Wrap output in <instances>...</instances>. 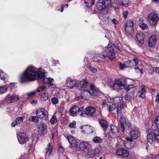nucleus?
<instances>
[{"instance_id":"2eb2a0df","label":"nucleus","mask_w":159,"mask_h":159,"mask_svg":"<svg viewBox=\"0 0 159 159\" xmlns=\"http://www.w3.org/2000/svg\"><path fill=\"white\" fill-rule=\"evenodd\" d=\"M47 126L44 124H41L39 126L38 133L41 135H44L47 132Z\"/></svg>"},{"instance_id":"a19ab883","label":"nucleus","mask_w":159,"mask_h":159,"mask_svg":"<svg viewBox=\"0 0 159 159\" xmlns=\"http://www.w3.org/2000/svg\"><path fill=\"white\" fill-rule=\"evenodd\" d=\"M122 98L120 97H116L113 98L115 103H118L121 102Z\"/></svg>"},{"instance_id":"6e6d98bb","label":"nucleus","mask_w":159,"mask_h":159,"mask_svg":"<svg viewBox=\"0 0 159 159\" xmlns=\"http://www.w3.org/2000/svg\"><path fill=\"white\" fill-rule=\"evenodd\" d=\"M36 94L35 91H33L27 93V95L29 97H32Z\"/></svg>"},{"instance_id":"e2e57ef3","label":"nucleus","mask_w":159,"mask_h":159,"mask_svg":"<svg viewBox=\"0 0 159 159\" xmlns=\"http://www.w3.org/2000/svg\"><path fill=\"white\" fill-rule=\"evenodd\" d=\"M111 22L113 23L114 24H117L118 22V21L116 20V19H113L111 20Z\"/></svg>"},{"instance_id":"7c9ffc66","label":"nucleus","mask_w":159,"mask_h":159,"mask_svg":"<svg viewBox=\"0 0 159 159\" xmlns=\"http://www.w3.org/2000/svg\"><path fill=\"white\" fill-rule=\"evenodd\" d=\"M84 107H78V109L77 111V115H78L80 116H84Z\"/></svg>"},{"instance_id":"c756f323","label":"nucleus","mask_w":159,"mask_h":159,"mask_svg":"<svg viewBox=\"0 0 159 159\" xmlns=\"http://www.w3.org/2000/svg\"><path fill=\"white\" fill-rule=\"evenodd\" d=\"M147 139L148 142L152 144L153 142L152 136L151 132H148L147 134Z\"/></svg>"},{"instance_id":"c03bdc74","label":"nucleus","mask_w":159,"mask_h":159,"mask_svg":"<svg viewBox=\"0 0 159 159\" xmlns=\"http://www.w3.org/2000/svg\"><path fill=\"white\" fill-rule=\"evenodd\" d=\"M30 121H33L34 122H37L39 121L38 118L35 116H33L30 117L29 118Z\"/></svg>"},{"instance_id":"f3484780","label":"nucleus","mask_w":159,"mask_h":159,"mask_svg":"<svg viewBox=\"0 0 159 159\" xmlns=\"http://www.w3.org/2000/svg\"><path fill=\"white\" fill-rule=\"evenodd\" d=\"M67 139L72 147L76 148L78 147V144L76 143V140L72 136H68L67 137Z\"/></svg>"},{"instance_id":"a18cd8bd","label":"nucleus","mask_w":159,"mask_h":159,"mask_svg":"<svg viewBox=\"0 0 159 159\" xmlns=\"http://www.w3.org/2000/svg\"><path fill=\"white\" fill-rule=\"evenodd\" d=\"M154 122L157 128L159 129V116H157L155 118Z\"/></svg>"},{"instance_id":"9b49d317","label":"nucleus","mask_w":159,"mask_h":159,"mask_svg":"<svg viewBox=\"0 0 159 159\" xmlns=\"http://www.w3.org/2000/svg\"><path fill=\"white\" fill-rule=\"evenodd\" d=\"M95 111V109L94 107L89 106L87 107L85 109L84 112L86 115L91 117L94 115Z\"/></svg>"},{"instance_id":"2f4dec72","label":"nucleus","mask_w":159,"mask_h":159,"mask_svg":"<svg viewBox=\"0 0 159 159\" xmlns=\"http://www.w3.org/2000/svg\"><path fill=\"white\" fill-rule=\"evenodd\" d=\"M111 131L112 133L116 134L118 132V129L115 125H111Z\"/></svg>"},{"instance_id":"0eeeda50","label":"nucleus","mask_w":159,"mask_h":159,"mask_svg":"<svg viewBox=\"0 0 159 159\" xmlns=\"http://www.w3.org/2000/svg\"><path fill=\"white\" fill-rule=\"evenodd\" d=\"M148 21L152 25H155L159 20V17L156 13H151L148 16Z\"/></svg>"},{"instance_id":"412c9836","label":"nucleus","mask_w":159,"mask_h":159,"mask_svg":"<svg viewBox=\"0 0 159 159\" xmlns=\"http://www.w3.org/2000/svg\"><path fill=\"white\" fill-rule=\"evenodd\" d=\"M120 117V124L121 125L120 128L121 131L123 132L125 130V126L123 125V124H125L126 122V120L125 118L123 117V115H122L121 117Z\"/></svg>"},{"instance_id":"ddd939ff","label":"nucleus","mask_w":159,"mask_h":159,"mask_svg":"<svg viewBox=\"0 0 159 159\" xmlns=\"http://www.w3.org/2000/svg\"><path fill=\"white\" fill-rule=\"evenodd\" d=\"M36 113L38 118L42 119L46 116L47 112L44 108H42L37 110Z\"/></svg>"},{"instance_id":"423d86ee","label":"nucleus","mask_w":159,"mask_h":159,"mask_svg":"<svg viewBox=\"0 0 159 159\" xmlns=\"http://www.w3.org/2000/svg\"><path fill=\"white\" fill-rule=\"evenodd\" d=\"M134 22L132 21L128 20L125 24V31L127 35H130L134 31Z\"/></svg>"},{"instance_id":"338daca9","label":"nucleus","mask_w":159,"mask_h":159,"mask_svg":"<svg viewBox=\"0 0 159 159\" xmlns=\"http://www.w3.org/2000/svg\"><path fill=\"white\" fill-rule=\"evenodd\" d=\"M126 139L127 141L131 142L133 141L132 138H131L127 137L126 138Z\"/></svg>"},{"instance_id":"cd10ccee","label":"nucleus","mask_w":159,"mask_h":159,"mask_svg":"<svg viewBox=\"0 0 159 159\" xmlns=\"http://www.w3.org/2000/svg\"><path fill=\"white\" fill-rule=\"evenodd\" d=\"M100 124L104 129H106L107 128V121L101 119L99 121Z\"/></svg>"},{"instance_id":"774afa93","label":"nucleus","mask_w":159,"mask_h":159,"mask_svg":"<svg viewBox=\"0 0 159 159\" xmlns=\"http://www.w3.org/2000/svg\"><path fill=\"white\" fill-rule=\"evenodd\" d=\"M59 150L61 152H63L64 151L63 148L61 146L59 147Z\"/></svg>"},{"instance_id":"37998d69","label":"nucleus","mask_w":159,"mask_h":159,"mask_svg":"<svg viewBox=\"0 0 159 159\" xmlns=\"http://www.w3.org/2000/svg\"><path fill=\"white\" fill-rule=\"evenodd\" d=\"M139 26L143 30H145L148 28V25L145 23H140L139 24Z\"/></svg>"},{"instance_id":"473e14b6","label":"nucleus","mask_w":159,"mask_h":159,"mask_svg":"<svg viewBox=\"0 0 159 159\" xmlns=\"http://www.w3.org/2000/svg\"><path fill=\"white\" fill-rule=\"evenodd\" d=\"M48 98V95L46 93H44L41 95V99L42 101H46L47 100Z\"/></svg>"},{"instance_id":"69168bd1","label":"nucleus","mask_w":159,"mask_h":159,"mask_svg":"<svg viewBox=\"0 0 159 159\" xmlns=\"http://www.w3.org/2000/svg\"><path fill=\"white\" fill-rule=\"evenodd\" d=\"M45 88L46 87L45 86H39V88L41 90H44L45 89Z\"/></svg>"},{"instance_id":"c85d7f7f","label":"nucleus","mask_w":159,"mask_h":159,"mask_svg":"<svg viewBox=\"0 0 159 159\" xmlns=\"http://www.w3.org/2000/svg\"><path fill=\"white\" fill-rule=\"evenodd\" d=\"M153 135L155 139L158 142H159V131L157 129L153 130Z\"/></svg>"},{"instance_id":"c9c22d12","label":"nucleus","mask_w":159,"mask_h":159,"mask_svg":"<svg viewBox=\"0 0 159 159\" xmlns=\"http://www.w3.org/2000/svg\"><path fill=\"white\" fill-rule=\"evenodd\" d=\"M117 113L118 117H121L123 115L122 113V111L123 109L120 108L119 107V106L117 107Z\"/></svg>"},{"instance_id":"9d476101","label":"nucleus","mask_w":159,"mask_h":159,"mask_svg":"<svg viewBox=\"0 0 159 159\" xmlns=\"http://www.w3.org/2000/svg\"><path fill=\"white\" fill-rule=\"evenodd\" d=\"M116 154L124 157H128L129 155V152L124 148H120L118 149L116 152Z\"/></svg>"},{"instance_id":"20e7f679","label":"nucleus","mask_w":159,"mask_h":159,"mask_svg":"<svg viewBox=\"0 0 159 159\" xmlns=\"http://www.w3.org/2000/svg\"><path fill=\"white\" fill-rule=\"evenodd\" d=\"M111 4V0H99L96 4V7L99 11H102L108 8Z\"/></svg>"},{"instance_id":"72a5a7b5","label":"nucleus","mask_w":159,"mask_h":159,"mask_svg":"<svg viewBox=\"0 0 159 159\" xmlns=\"http://www.w3.org/2000/svg\"><path fill=\"white\" fill-rule=\"evenodd\" d=\"M93 140L95 143H101L102 142V139L97 136L94 137L93 139Z\"/></svg>"},{"instance_id":"09e8293b","label":"nucleus","mask_w":159,"mask_h":159,"mask_svg":"<svg viewBox=\"0 0 159 159\" xmlns=\"http://www.w3.org/2000/svg\"><path fill=\"white\" fill-rule=\"evenodd\" d=\"M94 2L92 1L91 2H88L85 1V3L86 4L87 6L89 7H92L94 4Z\"/></svg>"},{"instance_id":"6ab92c4d","label":"nucleus","mask_w":159,"mask_h":159,"mask_svg":"<svg viewBox=\"0 0 159 159\" xmlns=\"http://www.w3.org/2000/svg\"><path fill=\"white\" fill-rule=\"evenodd\" d=\"M157 42L156 37L154 36H152L149 38L148 41V44L150 46H154Z\"/></svg>"},{"instance_id":"5fc2aeb1","label":"nucleus","mask_w":159,"mask_h":159,"mask_svg":"<svg viewBox=\"0 0 159 159\" xmlns=\"http://www.w3.org/2000/svg\"><path fill=\"white\" fill-rule=\"evenodd\" d=\"M134 86L133 85H129L125 88V89L127 91H128L130 89L134 88Z\"/></svg>"},{"instance_id":"4c0bfd02","label":"nucleus","mask_w":159,"mask_h":159,"mask_svg":"<svg viewBox=\"0 0 159 159\" xmlns=\"http://www.w3.org/2000/svg\"><path fill=\"white\" fill-rule=\"evenodd\" d=\"M107 110L108 111H111L114 110L116 108L115 105L114 104L107 105Z\"/></svg>"},{"instance_id":"680f3d73","label":"nucleus","mask_w":159,"mask_h":159,"mask_svg":"<svg viewBox=\"0 0 159 159\" xmlns=\"http://www.w3.org/2000/svg\"><path fill=\"white\" fill-rule=\"evenodd\" d=\"M155 102L157 103L159 102V93H158L156 96Z\"/></svg>"},{"instance_id":"de8ad7c7","label":"nucleus","mask_w":159,"mask_h":159,"mask_svg":"<svg viewBox=\"0 0 159 159\" xmlns=\"http://www.w3.org/2000/svg\"><path fill=\"white\" fill-rule=\"evenodd\" d=\"M51 101L54 104H56L58 103V98L56 97H53L51 99Z\"/></svg>"},{"instance_id":"4d7b16f0","label":"nucleus","mask_w":159,"mask_h":159,"mask_svg":"<svg viewBox=\"0 0 159 159\" xmlns=\"http://www.w3.org/2000/svg\"><path fill=\"white\" fill-rule=\"evenodd\" d=\"M126 107V104L124 103H121L120 104V106H119V107L122 108L123 109Z\"/></svg>"},{"instance_id":"ea45409f","label":"nucleus","mask_w":159,"mask_h":159,"mask_svg":"<svg viewBox=\"0 0 159 159\" xmlns=\"http://www.w3.org/2000/svg\"><path fill=\"white\" fill-rule=\"evenodd\" d=\"M7 75L2 71L0 72V78L2 80H4Z\"/></svg>"},{"instance_id":"f03ea898","label":"nucleus","mask_w":159,"mask_h":159,"mask_svg":"<svg viewBox=\"0 0 159 159\" xmlns=\"http://www.w3.org/2000/svg\"><path fill=\"white\" fill-rule=\"evenodd\" d=\"M105 48V51L102 52V56L104 58H108L110 60H112L115 57V48L120 49L119 47H116L115 45L112 43H109Z\"/></svg>"},{"instance_id":"bf43d9fd","label":"nucleus","mask_w":159,"mask_h":159,"mask_svg":"<svg viewBox=\"0 0 159 159\" xmlns=\"http://www.w3.org/2000/svg\"><path fill=\"white\" fill-rule=\"evenodd\" d=\"M56 96L57 98L59 99L63 98V95L59 93H56Z\"/></svg>"},{"instance_id":"8fccbe9b","label":"nucleus","mask_w":159,"mask_h":159,"mask_svg":"<svg viewBox=\"0 0 159 159\" xmlns=\"http://www.w3.org/2000/svg\"><path fill=\"white\" fill-rule=\"evenodd\" d=\"M148 67L149 69V70L148 71V73L150 74H153V71H154L152 67L150 66H148Z\"/></svg>"},{"instance_id":"7ed1b4c3","label":"nucleus","mask_w":159,"mask_h":159,"mask_svg":"<svg viewBox=\"0 0 159 159\" xmlns=\"http://www.w3.org/2000/svg\"><path fill=\"white\" fill-rule=\"evenodd\" d=\"M126 84V81L124 79H117L113 81L112 87L114 90L119 91L124 89Z\"/></svg>"},{"instance_id":"864d4df0","label":"nucleus","mask_w":159,"mask_h":159,"mask_svg":"<svg viewBox=\"0 0 159 159\" xmlns=\"http://www.w3.org/2000/svg\"><path fill=\"white\" fill-rule=\"evenodd\" d=\"M119 66L120 69L121 70L123 69L125 67H127L126 66V65H125V62L124 64H122L121 63H120Z\"/></svg>"},{"instance_id":"4468645a","label":"nucleus","mask_w":159,"mask_h":159,"mask_svg":"<svg viewBox=\"0 0 159 159\" xmlns=\"http://www.w3.org/2000/svg\"><path fill=\"white\" fill-rule=\"evenodd\" d=\"M138 63V60L134 58L133 59L125 61V65L127 67H132L136 66Z\"/></svg>"},{"instance_id":"49530a36","label":"nucleus","mask_w":159,"mask_h":159,"mask_svg":"<svg viewBox=\"0 0 159 159\" xmlns=\"http://www.w3.org/2000/svg\"><path fill=\"white\" fill-rule=\"evenodd\" d=\"M88 82L85 80H84V82H82V83L80 84V87L81 88H86L88 85Z\"/></svg>"},{"instance_id":"bb28decb","label":"nucleus","mask_w":159,"mask_h":159,"mask_svg":"<svg viewBox=\"0 0 159 159\" xmlns=\"http://www.w3.org/2000/svg\"><path fill=\"white\" fill-rule=\"evenodd\" d=\"M130 135L132 139H136L138 137V131L137 130H132L130 132Z\"/></svg>"},{"instance_id":"6e6552de","label":"nucleus","mask_w":159,"mask_h":159,"mask_svg":"<svg viewBox=\"0 0 159 159\" xmlns=\"http://www.w3.org/2000/svg\"><path fill=\"white\" fill-rule=\"evenodd\" d=\"M18 141L20 144H24L27 143L29 140V138L27 135L23 133H19L17 134Z\"/></svg>"},{"instance_id":"f8f14e48","label":"nucleus","mask_w":159,"mask_h":159,"mask_svg":"<svg viewBox=\"0 0 159 159\" xmlns=\"http://www.w3.org/2000/svg\"><path fill=\"white\" fill-rule=\"evenodd\" d=\"M145 36L142 33H138L136 35L137 41L138 42V44L139 45L143 44L144 41Z\"/></svg>"},{"instance_id":"f704fd0d","label":"nucleus","mask_w":159,"mask_h":159,"mask_svg":"<svg viewBox=\"0 0 159 159\" xmlns=\"http://www.w3.org/2000/svg\"><path fill=\"white\" fill-rule=\"evenodd\" d=\"M7 89V87L4 85L0 86V93L2 94L6 92Z\"/></svg>"},{"instance_id":"39448f33","label":"nucleus","mask_w":159,"mask_h":159,"mask_svg":"<svg viewBox=\"0 0 159 159\" xmlns=\"http://www.w3.org/2000/svg\"><path fill=\"white\" fill-rule=\"evenodd\" d=\"M98 91L97 90L94 85L92 84L90 86L89 90H86L84 91L82 93L83 96L85 97L89 98L90 95L92 96H95L98 94Z\"/></svg>"},{"instance_id":"393cba45","label":"nucleus","mask_w":159,"mask_h":159,"mask_svg":"<svg viewBox=\"0 0 159 159\" xmlns=\"http://www.w3.org/2000/svg\"><path fill=\"white\" fill-rule=\"evenodd\" d=\"M85 130V132L87 134L92 133L93 132V127L89 126H84L83 128Z\"/></svg>"},{"instance_id":"603ef678","label":"nucleus","mask_w":159,"mask_h":159,"mask_svg":"<svg viewBox=\"0 0 159 159\" xmlns=\"http://www.w3.org/2000/svg\"><path fill=\"white\" fill-rule=\"evenodd\" d=\"M129 13L128 11H124L123 13V15L124 17V18L125 19H126L127 17V16L129 14Z\"/></svg>"},{"instance_id":"3c124183","label":"nucleus","mask_w":159,"mask_h":159,"mask_svg":"<svg viewBox=\"0 0 159 159\" xmlns=\"http://www.w3.org/2000/svg\"><path fill=\"white\" fill-rule=\"evenodd\" d=\"M69 126L71 128H75L76 127V122L74 121L71 123L69 125Z\"/></svg>"},{"instance_id":"f257e3e1","label":"nucleus","mask_w":159,"mask_h":159,"mask_svg":"<svg viewBox=\"0 0 159 159\" xmlns=\"http://www.w3.org/2000/svg\"><path fill=\"white\" fill-rule=\"evenodd\" d=\"M37 79L45 84L50 85L53 84V79L47 78L44 73L36 71L35 68L32 66H29L23 72L21 75L20 80L21 82L26 83L34 81Z\"/></svg>"},{"instance_id":"1a4fd4ad","label":"nucleus","mask_w":159,"mask_h":159,"mask_svg":"<svg viewBox=\"0 0 159 159\" xmlns=\"http://www.w3.org/2000/svg\"><path fill=\"white\" fill-rule=\"evenodd\" d=\"M99 150L98 148H95L94 149L88 148V152L85 157L87 158L93 157H94L96 154H99Z\"/></svg>"},{"instance_id":"b1692460","label":"nucleus","mask_w":159,"mask_h":159,"mask_svg":"<svg viewBox=\"0 0 159 159\" xmlns=\"http://www.w3.org/2000/svg\"><path fill=\"white\" fill-rule=\"evenodd\" d=\"M7 97L10 102H12L14 101L19 99V97L18 95L16 94H14L11 96L8 95Z\"/></svg>"},{"instance_id":"052dcab7","label":"nucleus","mask_w":159,"mask_h":159,"mask_svg":"<svg viewBox=\"0 0 159 159\" xmlns=\"http://www.w3.org/2000/svg\"><path fill=\"white\" fill-rule=\"evenodd\" d=\"M18 123L16 121V120H15L13 121L12 123L11 124V125L12 127H15V126Z\"/></svg>"},{"instance_id":"0e129e2a","label":"nucleus","mask_w":159,"mask_h":159,"mask_svg":"<svg viewBox=\"0 0 159 159\" xmlns=\"http://www.w3.org/2000/svg\"><path fill=\"white\" fill-rule=\"evenodd\" d=\"M90 70L93 73H96L97 71V69H96L93 67H91L90 68Z\"/></svg>"},{"instance_id":"79ce46f5","label":"nucleus","mask_w":159,"mask_h":159,"mask_svg":"<svg viewBox=\"0 0 159 159\" xmlns=\"http://www.w3.org/2000/svg\"><path fill=\"white\" fill-rule=\"evenodd\" d=\"M25 117L24 116L23 117H17L16 119V121L18 124H20L23 122V120L25 119Z\"/></svg>"},{"instance_id":"dca6fc26","label":"nucleus","mask_w":159,"mask_h":159,"mask_svg":"<svg viewBox=\"0 0 159 159\" xmlns=\"http://www.w3.org/2000/svg\"><path fill=\"white\" fill-rule=\"evenodd\" d=\"M140 90L138 91V93L140 94L139 97L142 98H144L145 97V93L146 92V89L145 86L142 84L140 86Z\"/></svg>"},{"instance_id":"58836bf2","label":"nucleus","mask_w":159,"mask_h":159,"mask_svg":"<svg viewBox=\"0 0 159 159\" xmlns=\"http://www.w3.org/2000/svg\"><path fill=\"white\" fill-rule=\"evenodd\" d=\"M52 152V148L51 147L49 143L48 144V148L47 149L46 152L47 155H48L49 156L51 155Z\"/></svg>"},{"instance_id":"e433bc0d","label":"nucleus","mask_w":159,"mask_h":159,"mask_svg":"<svg viewBox=\"0 0 159 159\" xmlns=\"http://www.w3.org/2000/svg\"><path fill=\"white\" fill-rule=\"evenodd\" d=\"M57 121V119L56 116H55L53 115L50 120V122L52 124L54 125L56 123Z\"/></svg>"},{"instance_id":"a878e982","label":"nucleus","mask_w":159,"mask_h":159,"mask_svg":"<svg viewBox=\"0 0 159 159\" xmlns=\"http://www.w3.org/2000/svg\"><path fill=\"white\" fill-rule=\"evenodd\" d=\"M89 145L88 142H83L80 143V148L82 149H87Z\"/></svg>"},{"instance_id":"13d9d810","label":"nucleus","mask_w":159,"mask_h":159,"mask_svg":"<svg viewBox=\"0 0 159 159\" xmlns=\"http://www.w3.org/2000/svg\"><path fill=\"white\" fill-rule=\"evenodd\" d=\"M154 71L157 73L159 76V68L157 67H154L153 68Z\"/></svg>"},{"instance_id":"aec40b11","label":"nucleus","mask_w":159,"mask_h":159,"mask_svg":"<svg viewBox=\"0 0 159 159\" xmlns=\"http://www.w3.org/2000/svg\"><path fill=\"white\" fill-rule=\"evenodd\" d=\"M78 107L77 106H73L70 109V113L73 116H77V111L78 109Z\"/></svg>"},{"instance_id":"a211bd4d","label":"nucleus","mask_w":159,"mask_h":159,"mask_svg":"<svg viewBox=\"0 0 159 159\" xmlns=\"http://www.w3.org/2000/svg\"><path fill=\"white\" fill-rule=\"evenodd\" d=\"M135 91L132 89L131 92L125 95V99L128 101H130L134 97Z\"/></svg>"},{"instance_id":"5701e85b","label":"nucleus","mask_w":159,"mask_h":159,"mask_svg":"<svg viewBox=\"0 0 159 159\" xmlns=\"http://www.w3.org/2000/svg\"><path fill=\"white\" fill-rule=\"evenodd\" d=\"M117 4L122 6L126 7L128 6V0H117Z\"/></svg>"},{"instance_id":"4be33fe9","label":"nucleus","mask_w":159,"mask_h":159,"mask_svg":"<svg viewBox=\"0 0 159 159\" xmlns=\"http://www.w3.org/2000/svg\"><path fill=\"white\" fill-rule=\"evenodd\" d=\"M66 85L67 86L70 88H72L75 86H76V81L73 80L68 81L66 83Z\"/></svg>"}]
</instances>
